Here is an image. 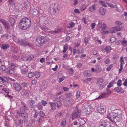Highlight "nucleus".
I'll return each instance as SVG.
<instances>
[{"instance_id":"nucleus-1","label":"nucleus","mask_w":127,"mask_h":127,"mask_svg":"<svg viewBox=\"0 0 127 127\" xmlns=\"http://www.w3.org/2000/svg\"><path fill=\"white\" fill-rule=\"evenodd\" d=\"M121 113V111L119 110H115L113 112L108 113L107 118L112 122H117L121 118L122 116Z\"/></svg>"},{"instance_id":"nucleus-2","label":"nucleus","mask_w":127,"mask_h":127,"mask_svg":"<svg viewBox=\"0 0 127 127\" xmlns=\"http://www.w3.org/2000/svg\"><path fill=\"white\" fill-rule=\"evenodd\" d=\"M31 21L30 19L27 17L22 19L20 21L19 26V28L23 30L29 28L31 25Z\"/></svg>"},{"instance_id":"nucleus-3","label":"nucleus","mask_w":127,"mask_h":127,"mask_svg":"<svg viewBox=\"0 0 127 127\" xmlns=\"http://www.w3.org/2000/svg\"><path fill=\"white\" fill-rule=\"evenodd\" d=\"M55 4L52 3L51 4L50 6V14L52 15L55 14L56 11L58 10V8L55 7Z\"/></svg>"},{"instance_id":"nucleus-4","label":"nucleus","mask_w":127,"mask_h":127,"mask_svg":"<svg viewBox=\"0 0 127 127\" xmlns=\"http://www.w3.org/2000/svg\"><path fill=\"white\" fill-rule=\"evenodd\" d=\"M0 82L1 84L5 86H7L9 85V83L7 81V79L6 77L4 76H0Z\"/></svg>"},{"instance_id":"nucleus-5","label":"nucleus","mask_w":127,"mask_h":127,"mask_svg":"<svg viewBox=\"0 0 127 127\" xmlns=\"http://www.w3.org/2000/svg\"><path fill=\"white\" fill-rule=\"evenodd\" d=\"M23 112L18 111L17 112V113L20 116L22 117L24 121L26 122L28 121V114L26 113H24Z\"/></svg>"},{"instance_id":"nucleus-6","label":"nucleus","mask_w":127,"mask_h":127,"mask_svg":"<svg viewBox=\"0 0 127 127\" xmlns=\"http://www.w3.org/2000/svg\"><path fill=\"white\" fill-rule=\"evenodd\" d=\"M20 44L25 47L28 46L32 47V44L29 43L26 40L24 39H21V41Z\"/></svg>"},{"instance_id":"nucleus-7","label":"nucleus","mask_w":127,"mask_h":127,"mask_svg":"<svg viewBox=\"0 0 127 127\" xmlns=\"http://www.w3.org/2000/svg\"><path fill=\"white\" fill-rule=\"evenodd\" d=\"M13 86L14 89L17 91H19L21 90L22 89V87L20 84L17 82L13 83Z\"/></svg>"},{"instance_id":"nucleus-8","label":"nucleus","mask_w":127,"mask_h":127,"mask_svg":"<svg viewBox=\"0 0 127 127\" xmlns=\"http://www.w3.org/2000/svg\"><path fill=\"white\" fill-rule=\"evenodd\" d=\"M106 109L105 106H101L98 107L97 110L99 113L100 114H103L105 112Z\"/></svg>"},{"instance_id":"nucleus-9","label":"nucleus","mask_w":127,"mask_h":127,"mask_svg":"<svg viewBox=\"0 0 127 127\" xmlns=\"http://www.w3.org/2000/svg\"><path fill=\"white\" fill-rule=\"evenodd\" d=\"M36 43L39 46L42 45L44 44L42 36L37 37L36 39Z\"/></svg>"},{"instance_id":"nucleus-10","label":"nucleus","mask_w":127,"mask_h":127,"mask_svg":"<svg viewBox=\"0 0 127 127\" xmlns=\"http://www.w3.org/2000/svg\"><path fill=\"white\" fill-rule=\"evenodd\" d=\"M80 116L79 111L77 110V111H74L72 115V119L74 120L77 117H79Z\"/></svg>"},{"instance_id":"nucleus-11","label":"nucleus","mask_w":127,"mask_h":127,"mask_svg":"<svg viewBox=\"0 0 127 127\" xmlns=\"http://www.w3.org/2000/svg\"><path fill=\"white\" fill-rule=\"evenodd\" d=\"M0 22L3 24L5 28L8 30L9 26L8 22L3 19H0Z\"/></svg>"},{"instance_id":"nucleus-12","label":"nucleus","mask_w":127,"mask_h":127,"mask_svg":"<svg viewBox=\"0 0 127 127\" xmlns=\"http://www.w3.org/2000/svg\"><path fill=\"white\" fill-rule=\"evenodd\" d=\"M22 106L20 108L19 112H24L28 110V108L27 107L26 104L23 102H22Z\"/></svg>"},{"instance_id":"nucleus-13","label":"nucleus","mask_w":127,"mask_h":127,"mask_svg":"<svg viewBox=\"0 0 127 127\" xmlns=\"http://www.w3.org/2000/svg\"><path fill=\"white\" fill-rule=\"evenodd\" d=\"M33 56L32 55L23 57L22 58L23 60L24 61H29L33 59Z\"/></svg>"},{"instance_id":"nucleus-14","label":"nucleus","mask_w":127,"mask_h":127,"mask_svg":"<svg viewBox=\"0 0 127 127\" xmlns=\"http://www.w3.org/2000/svg\"><path fill=\"white\" fill-rule=\"evenodd\" d=\"M121 29L120 26H116L112 29L111 31L112 32H111L112 33H115L117 31H120Z\"/></svg>"},{"instance_id":"nucleus-15","label":"nucleus","mask_w":127,"mask_h":127,"mask_svg":"<svg viewBox=\"0 0 127 127\" xmlns=\"http://www.w3.org/2000/svg\"><path fill=\"white\" fill-rule=\"evenodd\" d=\"M120 68L119 69V73H120L121 71L122 70L123 66V64H124L125 63L123 59V57H121L120 60Z\"/></svg>"},{"instance_id":"nucleus-16","label":"nucleus","mask_w":127,"mask_h":127,"mask_svg":"<svg viewBox=\"0 0 127 127\" xmlns=\"http://www.w3.org/2000/svg\"><path fill=\"white\" fill-rule=\"evenodd\" d=\"M30 12L32 15L35 16L37 14L38 12L37 10L34 8L31 9L30 11Z\"/></svg>"},{"instance_id":"nucleus-17","label":"nucleus","mask_w":127,"mask_h":127,"mask_svg":"<svg viewBox=\"0 0 127 127\" xmlns=\"http://www.w3.org/2000/svg\"><path fill=\"white\" fill-rule=\"evenodd\" d=\"M5 72L8 74H12L14 73V71L13 69H11L10 68L8 67L6 68Z\"/></svg>"},{"instance_id":"nucleus-18","label":"nucleus","mask_w":127,"mask_h":127,"mask_svg":"<svg viewBox=\"0 0 127 127\" xmlns=\"http://www.w3.org/2000/svg\"><path fill=\"white\" fill-rule=\"evenodd\" d=\"M23 2L24 5L26 7L29 6L30 3L29 0H23Z\"/></svg>"},{"instance_id":"nucleus-19","label":"nucleus","mask_w":127,"mask_h":127,"mask_svg":"<svg viewBox=\"0 0 127 127\" xmlns=\"http://www.w3.org/2000/svg\"><path fill=\"white\" fill-rule=\"evenodd\" d=\"M96 10V5L95 4H93L92 6L89 8V10L92 12H94Z\"/></svg>"},{"instance_id":"nucleus-20","label":"nucleus","mask_w":127,"mask_h":127,"mask_svg":"<svg viewBox=\"0 0 127 127\" xmlns=\"http://www.w3.org/2000/svg\"><path fill=\"white\" fill-rule=\"evenodd\" d=\"M106 11L105 9L102 7H101L99 9V12L102 16H104L105 15Z\"/></svg>"},{"instance_id":"nucleus-21","label":"nucleus","mask_w":127,"mask_h":127,"mask_svg":"<svg viewBox=\"0 0 127 127\" xmlns=\"http://www.w3.org/2000/svg\"><path fill=\"white\" fill-rule=\"evenodd\" d=\"M48 19L47 17H45L42 18V21L41 22L42 23L43 22V26L45 25L48 24Z\"/></svg>"},{"instance_id":"nucleus-22","label":"nucleus","mask_w":127,"mask_h":127,"mask_svg":"<svg viewBox=\"0 0 127 127\" xmlns=\"http://www.w3.org/2000/svg\"><path fill=\"white\" fill-rule=\"evenodd\" d=\"M114 90L117 93H123L124 92V90L121 87H117L115 88Z\"/></svg>"},{"instance_id":"nucleus-23","label":"nucleus","mask_w":127,"mask_h":127,"mask_svg":"<svg viewBox=\"0 0 127 127\" xmlns=\"http://www.w3.org/2000/svg\"><path fill=\"white\" fill-rule=\"evenodd\" d=\"M109 94V93H107L106 92H104L102 94L99 96L98 97L96 98V99H100L102 98H104L106 95Z\"/></svg>"},{"instance_id":"nucleus-24","label":"nucleus","mask_w":127,"mask_h":127,"mask_svg":"<svg viewBox=\"0 0 127 127\" xmlns=\"http://www.w3.org/2000/svg\"><path fill=\"white\" fill-rule=\"evenodd\" d=\"M83 74L86 77H89L91 76V71L89 70H87L84 71Z\"/></svg>"},{"instance_id":"nucleus-25","label":"nucleus","mask_w":127,"mask_h":127,"mask_svg":"<svg viewBox=\"0 0 127 127\" xmlns=\"http://www.w3.org/2000/svg\"><path fill=\"white\" fill-rule=\"evenodd\" d=\"M112 48L111 47L109 46H106L105 48H103V51H105L106 52H107L108 53L110 52V51L111 50Z\"/></svg>"},{"instance_id":"nucleus-26","label":"nucleus","mask_w":127,"mask_h":127,"mask_svg":"<svg viewBox=\"0 0 127 127\" xmlns=\"http://www.w3.org/2000/svg\"><path fill=\"white\" fill-rule=\"evenodd\" d=\"M80 126L79 123L76 121H74L72 124V127H79Z\"/></svg>"},{"instance_id":"nucleus-27","label":"nucleus","mask_w":127,"mask_h":127,"mask_svg":"<svg viewBox=\"0 0 127 127\" xmlns=\"http://www.w3.org/2000/svg\"><path fill=\"white\" fill-rule=\"evenodd\" d=\"M44 44L49 41V38L47 36H42Z\"/></svg>"},{"instance_id":"nucleus-28","label":"nucleus","mask_w":127,"mask_h":127,"mask_svg":"<svg viewBox=\"0 0 127 127\" xmlns=\"http://www.w3.org/2000/svg\"><path fill=\"white\" fill-rule=\"evenodd\" d=\"M49 104L51 106V109L53 111L55 110L56 109L55 104L54 102H50L49 103Z\"/></svg>"},{"instance_id":"nucleus-29","label":"nucleus","mask_w":127,"mask_h":127,"mask_svg":"<svg viewBox=\"0 0 127 127\" xmlns=\"http://www.w3.org/2000/svg\"><path fill=\"white\" fill-rule=\"evenodd\" d=\"M28 68L26 67L25 68H22L21 72L23 74H26L28 73Z\"/></svg>"},{"instance_id":"nucleus-30","label":"nucleus","mask_w":127,"mask_h":127,"mask_svg":"<svg viewBox=\"0 0 127 127\" xmlns=\"http://www.w3.org/2000/svg\"><path fill=\"white\" fill-rule=\"evenodd\" d=\"M78 121L79 123L80 126L84 124L86 122L82 118H80Z\"/></svg>"},{"instance_id":"nucleus-31","label":"nucleus","mask_w":127,"mask_h":127,"mask_svg":"<svg viewBox=\"0 0 127 127\" xmlns=\"http://www.w3.org/2000/svg\"><path fill=\"white\" fill-rule=\"evenodd\" d=\"M121 42L122 44V45L124 47L127 46V41L125 40V39H123L121 41Z\"/></svg>"},{"instance_id":"nucleus-32","label":"nucleus","mask_w":127,"mask_h":127,"mask_svg":"<svg viewBox=\"0 0 127 127\" xmlns=\"http://www.w3.org/2000/svg\"><path fill=\"white\" fill-rule=\"evenodd\" d=\"M9 47V45L8 44H3L2 45L1 48L3 50L7 49Z\"/></svg>"},{"instance_id":"nucleus-33","label":"nucleus","mask_w":127,"mask_h":127,"mask_svg":"<svg viewBox=\"0 0 127 127\" xmlns=\"http://www.w3.org/2000/svg\"><path fill=\"white\" fill-rule=\"evenodd\" d=\"M29 102L30 105L31 106V108L33 107L35 105V102L33 100H29Z\"/></svg>"},{"instance_id":"nucleus-34","label":"nucleus","mask_w":127,"mask_h":127,"mask_svg":"<svg viewBox=\"0 0 127 127\" xmlns=\"http://www.w3.org/2000/svg\"><path fill=\"white\" fill-rule=\"evenodd\" d=\"M103 82V79L102 78H100L97 81V83L99 85L101 86L102 85Z\"/></svg>"},{"instance_id":"nucleus-35","label":"nucleus","mask_w":127,"mask_h":127,"mask_svg":"<svg viewBox=\"0 0 127 127\" xmlns=\"http://www.w3.org/2000/svg\"><path fill=\"white\" fill-rule=\"evenodd\" d=\"M84 51V49L81 47H79L77 50L78 53L79 54H81Z\"/></svg>"},{"instance_id":"nucleus-36","label":"nucleus","mask_w":127,"mask_h":127,"mask_svg":"<svg viewBox=\"0 0 127 127\" xmlns=\"http://www.w3.org/2000/svg\"><path fill=\"white\" fill-rule=\"evenodd\" d=\"M13 40L15 42L20 44L21 39H20V38L15 37L13 38Z\"/></svg>"},{"instance_id":"nucleus-37","label":"nucleus","mask_w":127,"mask_h":127,"mask_svg":"<svg viewBox=\"0 0 127 127\" xmlns=\"http://www.w3.org/2000/svg\"><path fill=\"white\" fill-rule=\"evenodd\" d=\"M9 22L11 23V25H14L15 22V21L13 18L11 17L9 18Z\"/></svg>"},{"instance_id":"nucleus-38","label":"nucleus","mask_w":127,"mask_h":127,"mask_svg":"<svg viewBox=\"0 0 127 127\" xmlns=\"http://www.w3.org/2000/svg\"><path fill=\"white\" fill-rule=\"evenodd\" d=\"M66 124V121L65 119H64L62 120L61 122V127H65Z\"/></svg>"},{"instance_id":"nucleus-39","label":"nucleus","mask_w":127,"mask_h":127,"mask_svg":"<svg viewBox=\"0 0 127 127\" xmlns=\"http://www.w3.org/2000/svg\"><path fill=\"white\" fill-rule=\"evenodd\" d=\"M102 70V69L99 66H97L96 67L95 71L97 72H99L101 71Z\"/></svg>"},{"instance_id":"nucleus-40","label":"nucleus","mask_w":127,"mask_h":127,"mask_svg":"<svg viewBox=\"0 0 127 127\" xmlns=\"http://www.w3.org/2000/svg\"><path fill=\"white\" fill-rule=\"evenodd\" d=\"M68 45L66 44H65L64 45V49L63 51V53H64L67 50L68 48Z\"/></svg>"},{"instance_id":"nucleus-41","label":"nucleus","mask_w":127,"mask_h":127,"mask_svg":"<svg viewBox=\"0 0 127 127\" xmlns=\"http://www.w3.org/2000/svg\"><path fill=\"white\" fill-rule=\"evenodd\" d=\"M75 23L73 22H71L69 24V26L68 27L69 29L71 28L74 27L75 26Z\"/></svg>"},{"instance_id":"nucleus-42","label":"nucleus","mask_w":127,"mask_h":127,"mask_svg":"<svg viewBox=\"0 0 127 127\" xmlns=\"http://www.w3.org/2000/svg\"><path fill=\"white\" fill-rule=\"evenodd\" d=\"M34 74V76L36 78H38L40 75V74L39 72H35Z\"/></svg>"},{"instance_id":"nucleus-43","label":"nucleus","mask_w":127,"mask_h":127,"mask_svg":"<svg viewBox=\"0 0 127 127\" xmlns=\"http://www.w3.org/2000/svg\"><path fill=\"white\" fill-rule=\"evenodd\" d=\"M41 29L46 32H47L48 30V29L46 26H43L41 28Z\"/></svg>"},{"instance_id":"nucleus-44","label":"nucleus","mask_w":127,"mask_h":127,"mask_svg":"<svg viewBox=\"0 0 127 127\" xmlns=\"http://www.w3.org/2000/svg\"><path fill=\"white\" fill-rule=\"evenodd\" d=\"M85 111L87 113L88 112L89 113L90 111V107L89 106H88L87 107L85 108Z\"/></svg>"},{"instance_id":"nucleus-45","label":"nucleus","mask_w":127,"mask_h":127,"mask_svg":"<svg viewBox=\"0 0 127 127\" xmlns=\"http://www.w3.org/2000/svg\"><path fill=\"white\" fill-rule=\"evenodd\" d=\"M107 4L109 6L112 8H116L117 7L116 4L115 5H114L112 4L109 3L108 2L107 3Z\"/></svg>"},{"instance_id":"nucleus-46","label":"nucleus","mask_w":127,"mask_h":127,"mask_svg":"<svg viewBox=\"0 0 127 127\" xmlns=\"http://www.w3.org/2000/svg\"><path fill=\"white\" fill-rule=\"evenodd\" d=\"M99 3L101 4L102 6L104 7H106L107 5L106 4L104 3V2L100 0L99 1Z\"/></svg>"},{"instance_id":"nucleus-47","label":"nucleus","mask_w":127,"mask_h":127,"mask_svg":"<svg viewBox=\"0 0 127 127\" xmlns=\"http://www.w3.org/2000/svg\"><path fill=\"white\" fill-rule=\"evenodd\" d=\"M38 109L39 110L42 109V107L40 103H39L36 106Z\"/></svg>"},{"instance_id":"nucleus-48","label":"nucleus","mask_w":127,"mask_h":127,"mask_svg":"<svg viewBox=\"0 0 127 127\" xmlns=\"http://www.w3.org/2000/svg\"><path fill=\"white\" fill-rule=\"evenodd\" d=\"M6 69L5 66L3 65H2L0 66V70L2 71H5Z\"/></svg>"},{"instance_id":"nucleus-49","label":"nucleus","mask_w":127,"mask_h":127,"mask_svg":"<svg viewBox=\"0 0 127 127\" xmlns=\"http://www.w3.org/2000/svg\"><path fill=\"white\" fill-rule=\"evenodd\" d=\"M92 79V78H87L85 79V80H83V81L85 83H87L88 81H91Z\"/></svg>"},{"instance_id":"nucleus-50","label":"nucleus","mask_w":127,"mask_h":127,"mask_svg":"<svg viewBox=\"0 0 127 127\" xmlns=\"http://www.w3.org/2000/svg\"><path fill=\"white\" fill-rule=\"evenodd\" d=\"M65 77L64 76L62 77L59 79L58 82L59 83L62 82L65 79Z\"/></svg>"},{"instance_id":"nucleus-51","label":"nucleus","mask_w":127,"mask_h":127,"mask_svg":"<svg viewBox=\"0 0 127 127\" xmlns=\"http://www.w3.org/2000/svg\"><path fill=\"white\" fill-rule=\"evenodd\" d=\"M106 27V25L104 24H103L100 28H101L102 31H104Z\"/></svg>"},{"instance_id":"nucleus-52","label":"nucleus","mask_w":127,"mask_h":127,"mask_svg":"<svg viewBox=\"0 0 127 127\" xmlns=\"http://www.w3.org/2000/svg\"><path fill=\"white\" fill-rule=\"evenodd\" d=\"M2 90L4 91L5 93L7 94L9 93V90L7 89L3 88L2 89Z\"/></svg>"},{"instance_id":"nucleus-53","label":"nucleus","mask_w":127,"mask_h":127,"mask_svg":"<svg viewBox=\"0 0 127 127\" xmlns=\"http://www.w3.org/2000/svg\"><path fill=\"white\" fill-rule=\"evenodd\" d=\"M112 66L113 64H111L110 65L106 68V70L107 71H110L111 70V68H112Z\"/></svg>"},{"instance_id":"nucleus-54","label":"nucleus","mask_w":127,"mask_h":127,"mask_svg":"<svg viewBox=\"0 0 127 127\" xmlns=\"http://www.w3.org/2000/svg\"><path fill=\"white\" fill-rule=\"evenodd\" d=\"M10 66L11 68L12 69L14 70L15 69L16 66L13 64L11 63L10 64Z\"/></svg>"},{"instance_id":"nucleus-55","label":"nucleus","mask_w":127,"mask_h":127,"mask_svg":"<svg viewBox=\"0 0 127 127\" xmlns=\"http://www.w3.org/2000/svg\"><path fill=\"white\" fill-rule=\"evenodd\" d=\"M116 40V38L114 37H112L110 39V41L111 43L115 42Z\"/></svg>"},{"instance_id":"nucleus-56","label":"nucleus","mask_w":127,"mask_h":127,"mask_svg":"<svg viewBox=\"0 0 127 127\" xmlns=\"http://www.w3.org/2000/svg\"><path fill=\"white\" fill-rule=\"evenodd\" d=\"M84 42L85 43L86 45L88 42V37H85L84 39Z\"/></svg>"},{"instance_id":"nucleus-57","label":"nucleus","mask_w":127,"mask_h":127,"mask_svg":"<svg viewBox=\"0 0 127 127\" xmlns=\"http://www.w3.org/2000/svg\"><path fill=\"white\" fill-rule=\"evenodd\" d=\"M33 73L31 72L29 73L28 75V77L29 78H32L34 75Z\"/></svg>"},{"instance_id":"nucleus-58","label":"nucleus","mask_w":127,"mask_h":127,"mask_svg":"<svg viewBox=\"0 0 127 127\" xmlns=\"http://www.w3.org/2000/svg\"><path fill=\"white\" fill-rule=\"evenodd\" d=\"M41 103L43 106H45L47 103L46 101L44 100H42L41 101Z\"/></svg>"},{"instance_id":"nucleus-59","label":"nucleus","mask_w":127,"mask_h":127,"mask_svg":"<svg viewBox=\"0 0 127 127\" xmlns=\"http://www.w3.org/2000/svg\"><path fill=\"white\" fill-rule=\"evenodd\" d=\"M68 71L70 74H72L73 72V69L71 68H69V69L68 70Z\"/></svg>"},{"instance_id":"nucleus-60","label":"nucleus","mask_w":127,"mask_h":127,"mask_svg":"<svg viewBox=\"0 0 127 127\" xmlns=\"http://www.w3.org/2000/svg\"><path fill=\"white\" fill-rule=\"evenodd\" d=\"M57 106L58 108H59L62 105L61 102L59 101H58L57 102Z\"/></svg>"},{"instance_id":"nucleus-61","label":"nucleus","mask_w":127,"mask_h":127,"mask_svg":"<svg viewBox=\"0 0 127 127\" xmlns=\"http://www.w3.org/2000/svg\"><path fill=\"white\" fill-rule=\"evenodd\" d=\"M76 66L78 68H81L82 66V64L81 63H78L76 65Z\"/></svg>"},{"instance_id":"nucleus-62","label":"nucleus","mask_w":127,"mask_h":127,"mask_svg":"<svg viewBox=\"0 0 127 127\" xmlns=\"http://www.w3.org/2000/svg\"><path fill=\"white\" fill-rule=\"evenodd\" d=\"M10 4H13L14 3L15 0H8Z\"/></svg>"},{"instance_id":"nucleus-63","label":"nucleus","mask_w":127,"mask_h":127,"mask_svg":"<svg viewBox=\"0 0 127 127\" xmlns=\"http://www.w3.org/2000/svg\"><path fill=\"white\" fill-rule=\"evenodd\" d=\"M61 30L62 29L60 28H59L55 30V33L56 34L57 33H59L60 32H61Z\"/></svg>"},{"instance_id":"nucleus-64","label":"nucleus","mask_w":127,"mask_h":127,"mask_svg":"<svg viewBox=\"0 0 127 127\" xmlns=\"http://www.w3.org/2000/svg\"><path fill=\"white\" fill-rule=\"evenodd\" d=\"M121 82L122 81L121 80H118L117 82V84L118 86H120L122 85V84H121Z\"/></svg>"}]
</instances>
